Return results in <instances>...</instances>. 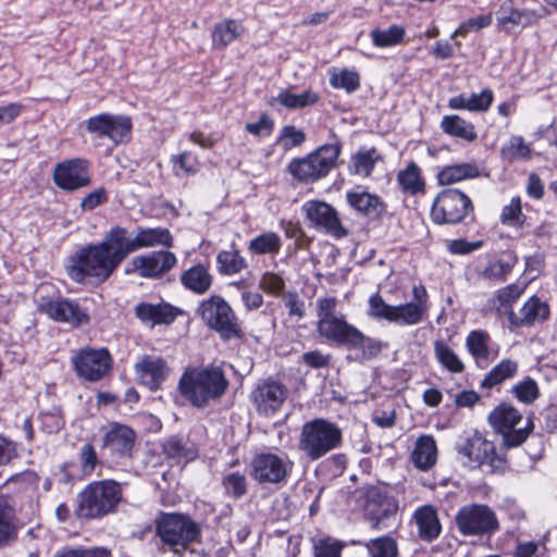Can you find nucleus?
<instances>
[{
    "instance_id": "f257e3e1",
    "label": "nucleus",
    "mask_w": 557,
    "mask_h": 557,
    "mask_svg": "<svg viewBox=\"0 0 557 557\" xmlns=\"http://www.w3.org/2000/svg\"><path fill=\"white\" fill-rule=\"evenodd\" d=\"M228 381L220 367H194L184 371L178 381L181 395L196 408H205L220 399Z\"/></svg>"
},
{
    "instance_id": "f03ea898",
    "label": "nucleus",
    "mask_w": 557,
    "mask_h": 557,
    "mask_svg": "<svg viewBox=\"0 0 557 557\" xmlns=\"http://www.w3.org/2000/svg\"><path fill=\"white\" fill-rule=\"evenodd\" d=\"M122 497L121 483L108 479L92 481L77 495L76 515L86 520L101 519L116 511Z\"/></svg>"
},
{
    "instance_id": "7ed1b4c3",
    "label": "nucleus",
    "mask_w": 557,
    "mask_h": 557,
    "mask_svg": "<svg viewBox=\"0 0 557 557\" xmlns=\"http://www.w3.org/2000/svg\"><path fill=\"white\" fill-rule=\"evenodd\" d=\"M156 534L162 545L175 555H182L187 547L201 537L199 523L186 513L161 511L154 521Z\"/></svg>"
},
{
    "instance_id": "20e7f679",
    "label": "nucleus",
    "mask_w": 557,
    "mask_h": 557,
    "mask_svg": "<svg viewBox=\"0 0 557 557\" xmlns=\"http://www.w3.org/2000/svg\"><path fill=\"white\" fill-rule=\"evenodd\" d=\"M493 431L502 436L500 446L505 449L521 446L534 430L531 416L523 414L511 404L500 403L487 416Z\"/></svg>"
},
{
    "instance_id": "39448f33",
    "label": "nucleus",
    "mask_w": 557,
    "mask_h": 557,
    "mask_svg": "<svg viewBox=\"0 0 557 557\" xmlns=\"http://www.w3.org/2000/svg\"><path fill=\"white\" fill-rule=\"evenodd\" d=\"M116 269L104 246L98 243L82 247L71 255L67 274L76 283H83L87 277L104 282Z\"/></svg>"
},
{
    "instance_id": "423d86ee",
    "label": "nucleus",
    "mask_w": 557,
    "mask_h": 557,
    "mask_svg": "<svg viewBox=\"0 0 557 557\" xmlns=\"http://www.w3.org/2000/svg\"><path fill=\"white\" fill-rule=\"evenodd\" d=\"M333 143L325 144L310 152L305 158L294 159L288 164L289 174L298 182L314 183L331 172L336 166L342 151V144L332 133Z\"/></svg>"
},
{
    "instance_id": "0eeeda50",
    "label": "nucleus",
    "mask_w": 557,
    "mask_h": 557,
    "mask_svg": "<svg viewBox=\"0 0 557 557\" xmlns=\"http://www.w3.org/2000/svg\"><path fill=\"white\" fill-rule=\"evenodd\" d=\"M342 443L341 429L325 419L306 422L300 432L298 447L310 460H318Z\"/></svg>"
},
{
    "instance_id": "6e6552de",
    "label": "nucleus",
    "mask_w": 557,
    "mask_h": 557,
    "mask_svg": "<svg viewBox=\"0 0 557 557\" xmlns=\"http://www.w3.org/2000/svg\"><path fill=\"white\" fill-rule=\"evenodd\" d=\"M197 312L206 325L215 331L222 341L226 342L243 336L236 313L222 296L212 295L203 299L200 301Z\"/></svg>"
},
{
    "instance_id": "1a4fd4ad",
    "label": "nucleus",
    "mask_w": 557,
    "mask_h": 557,
    "mask_svg": "<svg viewBox=\"0 0 557 557\" xmlns=\"http://www.w3.org/2000/svg\"><path fill=\"white\" fill-rule=\"evenodd\" d=\"M455 523L463 536L490 537L500 530L494 509L480 503L461 506L456 512Z\"/></svg>"
},
{
    "instance_id": "9d476101",
    "label": "nucleus",
    "mask_w": 557,
    "mask_h": 557,
    "mask_svg": "<svg viewBox=\"0 0 557 557\" xmlns=\"http://www.w3.org/2000/svg\"><path fill=\"white\" fill-rule=\"evenodd\" d=\"M250 468L251 478L260 485H278L286 483L294 461L285 453L263 451L252 457Z\"/></svg>"
},
{
    "instance_id": "9b49d317",
    "label": "nucleus",
    "mask_w": 557,
    "mask_h": 557,
    "mask_svg": "<svg viewBox=\"0 0 557 557\" xmlns=\"http://www.w3.org/2000/svg\"><path fill=\"white\" fill-rule=\"evenodd\" d=\"M472 211V201L465 193L457 188H447L434 199L431 219L440 225L458 224Z\"/></svg>"
},
{
    "instance_id": "f8f14e48",
    "label": "nucleus",
    "mask_w": 557,
    "mask_h": 557,
    "mask_svg": "<svg viewBox=\"0 0 557 557\" xmlns=\"http://www.w3.org/2000/svg\"><path fill=\"white\" fill-rule=\"evenodd\" d=\"M71 363L79 379L95 383L110 372L113 359L107 348L85 347L75 352Z\"/></svg>"
},
{
    "instance_id": "ddd939ff",
    "label": "nucleus",
    "mask_w": 557,
    "mask_h": 557,
    "mask_svg": "<svg viewBox=\"0 0 557 557\" xmlns=\"http://www.w3.org/2000/svg\"><path fill=\"white\" fill-rule=\"evenodd\" d=\"M88 133L98 138H107L113 145L128 143L132 138L133 123L128 115L100 113L85 121Z\"/></svg>"
},
{
    "instance_id": "4468645a",
    "label": "nucleus",
    "mask_w": 557,
    "mask_h": 557,
    "mask_svg": "<svg viewBox=\"0 0 557 557\" xmlns=\"http://www.w3.org/2000/svg\"><path fill=\"white\" fill-rule=\"evenodd\" d=\"M136 434L125 424L112 423L101 437V450L111 465H122L133 457Z\"/></svg>"
},
{
    "instance_id": "2eb2a0df",
    "label": "nucleus",
    "mask_w": 557,
    "mask_h": 557,
    "mask_svg": "<svg viewBox=\"0 0 557 557\" xmlns=\"http://www.w3.org/2000/svg\"><path fill=\"white\" fill-rule=\"evenodd\" d=\"M301 211L310 227L323 232L336 239L348 235V230L342 224L337 210L322 200H307Z\"/></svg>"
},
{
    "instance_id": "dca6fc26",
    "label": "nucleus",
    "mask_w": 557,
    "mask_h": 557,
    "mask_svg": "<svg viewBox=\"0 0 557 557\" xmlns=\"http://www.w3.org/2000/svg\"><path fill=\"white\" fill-rule=\"evenodd\" d=\"M38 310L47 314L50 319L70 324L73 327H78L89 322L87 310L82 308L76 300L65 297H40L38 300Z\"/></svg>"
},
{
    "instance_id": "f3484780",
    "label": "nucleus",
    "mask_w": 557,
    "mask_h": 557,
    "mask_svg": "<svg viewBox=\"0 0 557 557\" xmlns=\"http://www.w3.org/2000/svg\"><path fill=\"white\" fill-rule=\"evenodd\" d=\"M287 396V387L282 382L271 377L260 380L250 394L257 412L264 417L274 416L281 409Z\"/></svg>"
},
{
    "instance_id": "a211bd4d",
    "label": "nucleus",
    "mask_w": 557,
    "mask_h": 557,
    "mask_svg": "<svg viewBox=\"0 0 557 557\" xmlns=\"http://www.w3.org/2000/svg\"><path fill=\"white\" fill-rule=\"evenodd\" d=\"M53 183L61 189L72 191L90 184L89 162L82 158L67 159L55 164Z\"/></svg>"
},
{
    "instance_id": "6ab92c4d",
    "label": "nucleus",
    "mask_w": 557,
    "mask_h": 557,
    "mask_svg": "<svg viewBox=\"0 0 557 557\" xmlns=\"http://www.w3.org/2000/svg\"><path fill=\"white\" fill-rule=\"evenodd\" d=\"M137 382L151 392L161 388L170 374L165 359L153 355H144L134 364Z\"/></svg>"
},
{
    "instance_id": "aec40b11",
    "label": "nucleus",
    "mask_w": 557,
    "mask_h": 557,
    "mask_svg": "<svg viewBox=\"0 0 557 557\" xmlns=\"http://www.w3.org/2000/svg\"><path fill=\"white\" fill-rule=\"evenodd\" d=\"M318 332L322 337L349 348H357L364 341L363 333L349 324L344 317L318 321Z\"/></svg>"
},
{
    "instance_id": "412c9836",
    "label": "nucleus",
    "mask_w": 557,
    "mask_h": 557,
    "mask_svg": "<svg viewBox=\"0 0 557 557\" xmlns=\"http://www.w3.org/2000/svg\"><path fill=\"white\" fill-rule=\"evenodd\" d=\"M177 262L176 256L169 250L152 251L133 258L132 264L141 277L159 278L172 270Z\"/></svg>"
},
{
    "instance_id": "4be33fe9",
    "label": "nucleus",
    "mask_w": 557,
    "mask_h": 557,
    "mask_svg": "<svg viewBox=\"0 0 557 557\" xmlns=\"http://www.w3.org/2000/svg\"><path fill=\"white\" fill-rule=\"evenodd\" d=\"M100 244L104 246V250L109 252L110 258L116 267H119L129 253L136 251L135 237L122 226L111 227L109 232L106 233Z\"/></svg>"
},
{
    "instance_id": "5701e85b",
    "label": "nucleus",
    "mask_w": 557,
    "mask_h": 557,
    "mask_svg": "<svg viewBox=\"0 0 557 557\" xmlns=\"http://www.w3.org/2000/svg\"><path fill=\"white\" fill-rule=\"evenodd\" d=\"M134 313L143 324L152 329L156 325L173 323L180 309L168 302H139L135 306Z\"/></svg>"
},
{
    "instance_id": "b1692460",
    "label": "nucleus",
    "mask_w": 557,
    "mask_h": 557,
    "mask_svg": "<svg viewBox=\"0 0 557 557\" xmlns=\"http://www.w3.org/2000/svg\"><path fill=\"white\" fill-rule=\"evenodd\" d=\"M368 304V315L370 318L377 321L385 320L400 326L411 325L403 304L389 305L379 293L371 295Z\"/></svg>"
},
{
    "instance_id": "393cba45",
    "label": "nucleus",
    "mask_w": 557,
    "mask_h": 557,
    "mask_svg": "<svg viewBox=\"0 0 557 557\" xmlns=\"http://www.w3.org/2000/svg\"><path fill=\"white\" fill-rule=\"evenodd\" d=\"M346 200L354 210L373 220L381 218L386 210L385 203L377 195L361 187L347 191Z\"/></svg>"
},
{
    "instance_id": "a878e982",
    "label": "nucleus",
    "mask_w": 557,
    "mask_h": 557,
    "mask_svg": "<svg viewBox=\"0 0 557 557\" xmlns=\"http://www.w3.org/2000/svg\"><path fill=\"white\" fill-rule=\"evenodd\" d=\"M182 286L196 295H203L210 290L213 284V275L209 264L197 263L184 270L180 275Z\"/></svg>"
},
{
    "instance_id": "bb28decb",
    "label": "nucleus",
    "mask_w": 557,
    "mask_h": 557,
    "mask_svg": "<svg viewBox=\"0 0 557 557\" xmlns=\"http://www.w3.org/2000/svg\"><path fill=\"white\" fill-rule=\"evenodd\" d=\"M413 519L418 525L419 537L432 542L441 533V523L435 508L424 505L414 510Z\"/></svg>"
},
{
    "instance_id": "cd10ccee",
    "label": "nucleus",
    "mask_w": 557,
    "mask_h": 557,
    "mask_svg": "<svg viewBox=\"0 0 557 557\" xmlns=\"http://www.w3.org/2000/svg\"><path fill=\"white\" fill-rule=\"evenodd\" d=\"M494 100V92L491 88H484L479 94L469 96L458 95L449 98L448 107L453 110H468L471 112H485Z\"/></svg>"
},
{
    "instance_id": "c85d7f7f",
    "label": "nucleus",
    "mask_w": 557,
    "mask_h": 557,
    "mask_svg": "<svg viewBox=\"0 0 557 557\" xmlns=\"http://www.w3.org/2000/svg\"><path fill=\"white\" fill-rule=\"evenodd\" d=\"M548 306L536 296H532L527 300L518 313L511 315L510 323L515 326L532 325L536 321L548 318Z\"/></svg>"
},
{
    "instance_id": "c756f323",
    "label": "nucleus",
    "mask_w": 557,
    "mask_h": 557,
    "mask_svg": "<svg viewBox=\"0 0 557 557\" xmlns=\"http://www.w3.org/2000/svg\"><path fill=\"white\" fill-rule=\"evenodd\" d=\"M134 237L136 250L156 246L172 248L174 245L173 236L165 227H137Z\"/></svg>"
},
{
    "instance_id": "7c9ffc66",
    "label": "nucleus",
    "mask_w": 557,
    "mask_h": 557,
    "mask_svg": "<svg viewBox=\"0 0 557 557\" xmlns=\"http://www.w3.org/2000/svg\"><path fill=\"white\" fill-rule=\"evenodd\" d=\"M437 447L432 435H421L411 453V461L416 468L426 471L436 462Z\"/></svg>"
},
{
    "instance_id": "2f4dec72",
    "label": "nucleus",
    "mask_w": 557,
    "mask_h": 557,
    "mask_svg": "<svg viewBox=\"0 0 557 557\" xmlns=\"http://www.w3.org/2000/svg\"><path fill=\"white\" fill-rule=\"evenodd\" d=\"M440 127L444 134L467 143H473L478 138V133L473 123L457 114L444 115Z\"/></svg>"
},
{
    "instance_id": "473e14b6",
    "label": "nucleus",
    "mask_w": 557,
    "mask_h": 557,
    "mask_svg": "<svg viewBox=\"0 0 557 557\" xmlns=\"http://www.w3.org/2000/svg\"><path fill=\"white\" fill-rule=\"evenodd\" d=\"M413 301L405 302L404 308L411 325L421 323L428 315L430 308L426 288L422 285H414L412 288Z\"/></svg>"
},
{
    "instance_id": "72a5a7b5",
    "label": "nucleus",
    "mask_w": 557,
    "mask_h": 557,
    "mask_svg": "<svg viewBox=\"0 0 557 557\" xmlns=\"http://www.w3.org/2000/svg\"><path fill=\"white\" fill-rule=\"evenodd\" d=\"M503 14L497 16V26L506 28L508 25L528 27L536 24L544 14L536 10L531 9H513L510 8L509 12H505V8L502 7Z\"/></svg>"
},
{
    "instance_id": "f704fd0d",
    "label": "nucleus",
    "mask_w": 557,
    "mask_h": 557,
    "mask_svg": "<svg viewBox=\"0 0 557 557\" xmlns=\"http://www.w3.org/2000/svg\"><path fill=\"white\" fill-rule=\"evenodd\" d=\"M245 28L240 22L235 20H225L218 23L212 32V45L215 49H224L236 40Z\"/></svg>"
},
{
    "instance_id": "c9c22d12",
    "label": "nucleus",
    "mask_w": 557,
    "mask_h": 557,
    "mask_svg": "<svg viewBox=\"0 0 557 557\" xmlns=\"http://www.w3.org/2000/svg\"><path fill=\"white\" fill-rule=\"evenodd\" d=\"M463 454L467 455L470 460L476 461L480 465H493L496 459L494 443L481 437L470 440L463 449Z\"/></svg>"
},
{
    "instance_id": "e433bc0d",
    "label": "nucleus",
    "mask_w": 557,
    "mask_h": 557,
    "mask_svg": "<svg viewBox=\"0 0 557 557\" xmlns=\"http://www.w3.org/2000/svg\"><path fill=\"white\" fill-rule=\"evenodd\" d=\"M282 248L281 236L275 232H263L249 240L247 249L253 256L277 255Z\"/></svg>"
},
{
    "instance_id": "4c0bfd02",
    "label": "nucleus",
    "mask_w": 557,
    "mask_h": 557,
    "mask_svg": "<svg viewBox=\"0 0 557 557\" xmlns=\"http://www.w3.org/2000/svg\"><path fill=\"white\" fill-rule=\"evenodd\" d=\"M479 176V169L472 163H460L447 165L437 174V181L441 185H451L462 180L474 178Z\"/></svg>"
},
{
    "instance_id": "58836bf2",
    "label": "nucleus",
    "mask_w": 557,
    "mask_h": 557,
    "mask_svg": "<svg viewBox=\"0 0 557 557\" xmlns=\"http://www.w3.org/2000/svg\"><path fill=\"white\" fill-rule=\"evenodd\" d=\"M162 450L166 457L177 460L190 461L198 456L195 445L178 436L169 437L162 444Z\"/></svg>"
},
{
    "instance_id": "ea45409f",
    "label": "nucleus",
    "mask_w": 557,
    "mask_h": 557,
    "mask_svg": "<svg viewBox=\"0 0 557 557\" xmlns=\"http://www.w3.org/2000/svg\"><path fill=\"white\" fill-rule=\"evenodd\" d=\"M397 182L401 190L408 195H417L424 190V181L420 168L410 162L404 170L397 174Z\"/></svg>"
},
{
    "instance_id": "a19ab883",
    "label": "nucleus",
    "mask_w": 557,
    "mask_h": 557,
    "mask_svg": "<svg viewBox=\"0 0 557 557\" xmlns=\"http://www.w3.org/2000/svg\"><path fill=\"white\" fill-rule=\"evenodd\" d=\"M329 82L334 89H344L347 94H352L360 87L359 74L349 69H330Z\"/></svg>"
},
{
    "instance_id": "79ce46f5",
    "label": "nucleus",
    "mask_w": 557,
    "mask_h": 557,
    "mask_svg": "<svg viewBox=\"0 0 557 557\" xmlns=\"http://www.w3.org/2000/svg\"><path fill=\"white\" fill-rule=\"evenodd\" d=\"M405 35V27L397 24H393L386 29L374 28L370 33L372 44L377 48L397 46L404 41Z\"/></svg>"
},
{
    "instance_id": "37998d69",
    "label": "nucleus",
    "mask_w": 557,
    "mask_h": 557,
    "mask_svg": "<svg viewBox=\"0 0 557 557\" xmlns=\"http://www.w3.org/2000/svg\"><path fill=\"white\" fill-rule=\"evenodd\" d=\"M216 267L222 275H235L248 264L238 250H221L216 256Z\"/></svg>"
},
{
    "instance_id": "c03bdc74",
    "label": "nucleus",
    "mask_w": 557,
    "mask_h": 557,
    "mask_svg": "<svg viewBox=\"0 0 557 557\" xmlns=\"http://www.w3.org/2000/svg\"><path fill=\"white\" fill-rule=\"evenodd\" d=\"M524 288L518 284H509L504 288L497 290L495 300L497 301L496 310L498 313L506 314L511 321V315H515L512 306L522 295Z\"/></svg>"
},
{
    "instance_id": "a18cd8bd",
    "label": "nucleus",
    "mask_w": 557,
    "mask_h": 557,
    "mask_svg": "<svg viewBox=\"0 0 557 557\" xmlns=\"http://www.w3.org/2000/svg\"><path fill=\"white\" fill-rule=\"evenodd\" d=\"M434 354L438 363L450 373L463 372V362L444 341L437 339L434 342Z\"/></svg>"
},
{
    "instance_id": "49530a36",
    "label": "nucleus",
    "mask_w": 557,
    "mask_h": 557,
    "mask_svg": "<svg viewBox=\"0 0 557 557\" xmlns=\"http://www.w3.org/2000/svg\"><path fill=\"white\" fill-rule=\"evenodd\" d=\"M500 156L509 163L518 160H529L531 157V148L522 136L512 135L500 148Z\"/></svg>"
},
{
    "instance_id": "de8ad7c7",
    "label": "nucleus",
    "mask_w": 557,
    "mask_h": 557,
    "mask_svg": "<svg viewBox=\"0 0 557 557\" xmlns=\"http://www.w3.org/2000/svg\"><path fill=\"white\" fill-rule=\"evenodd\" d=\"M488 342L490 335L482 330L471 331L467 336L466 347L478 363L488 359Z\"/></svg>"
},
{
    "instance_id": "09e8293b",
    "label": "nucleus",
    "mask_w": 557,
    "mask_h": 557,
    "mask_svg": "<svg viewBox=\"0 0 557 557\" xmlns=\"http://www.w3.org/2000/svg\"><path fill=\"white\" fill-rule=\"evenodd\" d=\"M380 156L374 148L360 149L351 157V172L363 177L369 176Z\"/></svg>"
},
{
    "instance_id": "8fccbe9b",
    "label": "nucleus",
    "mask_w": 557,
    "mask_h": 557,
    "mask_svg": "<svg viewBox=\"0 0 557 557\" xmlns=\"http://www.w3.org/2000/svg\"><path fill=\"white\" fill-rule=\"evenodd\" d=\"M276 100L287 109H302L317 103L319 97L310 89L305 90L301 94H293L289 90L284 89L277 95Z\"/></svg>"
},
{
    "instance_id": "3c124183",
    "label": "nucleus",
    "mask_w": 557,
    "mask_h": 557,
    "mask_svg": "<svg viewBox=\"0 0 557 557\" xmlns=\"http://www.w3.org/2000/svg\"><path fill=\"white\" fill-rule=\"evenodd\" d=\"M517 371L518 364L516 361L504 359L487 373L481 385L482 387H493L507 379L513 377Z\"/></svg>"
},
{
    "instance_id": "603ef678",
    "label": "nucleus",
    "mask_w": 557,
    "mask_h": 557,
    "mask_svg": "<svg viewBox=\"0 0 557 557\" xmlns=\"http://www.w3.org/2000/svg\"><path fill=\"white\" fill-rule=\"evenodd\" d=\"M170 163L175 176L195 175L200 170L198 157L190 151L171 156Z\"/></svg>"
},
{
    "instance_id": "864d4df0",
    "label": "nucleus",
    "mask_w": 557,
    "mask_h": 557,
    "mask_svg": "<svg viewBox=\"0 0 557 557\" xmlns=\"http://www.w3.org/2000/svg\"><path fill=\"white\" fill-rule=\"evenodd\" d=\"M370 557H398V544L389 535L371 539L364 544Z\"/></svg>"
},
{
    "instance_id": "5fc2aeb1",
    "label": "nucleus",
    "mask_w": 557,
    "mask_h": 557,
    "mask_svg": "<svg viewBox=\"0 0 557 557\" xmlns=\"http://www.w3.org/2000/svg\"><path fill=\"white\" fill-rule=\"evenodd\" d=\"M499 220L506 226L517 228L523 226L525 215L522 212V203L519 196L511 198L509 205L503 208Z\"/></svg>"
},
{
    "instance_id": "6e6d98bb",
    "label": "nucleus",
    "mask_w": 557,
    "mask_h": 557,
    "mask_svg": "<svg viewBox=\"0 0 557 557\" xmlns=\"http://www.w3.org/2000/svg\"><path fill=\"white\" fill-rule=\"evenodd\" d=\"M13 508L9 499L0 496V546L8 543L14 535V527L12 524Z\"/></svg>"
},
{
    "instance_id": "4d7b16f0",
    "label": "nucleus",
    "mask_w": 557,
    "mask_h": 557,
    "mask_svg": "<svg viewBox=\"0 0 557 557\" xmlns=\"http://www.w3.org/2000/svg\"><path fill=\"white\" fill-rule=\"evenodd\" d=\"M222 486L227 496L239 499L247 493L246 475L239 471L227 473L222 478Z\"/></svg>"
},
{
    "instance_id": "13d9d810",
    "label": "nucleus",
    "mask_w": 557,
    "mask_h": 557,
    "mask_svg": "<svg viewBox=\"0 0 557 557\" xmlns=\"http://www.w3.org/2000/svg\"><path fill=\"white\" fill-rule=\"evenodd\" d=\"M38 475L30 470H26L20 473H14L9 475L3 485L13 487V491L16 492H27V491H34L38 483Z\"/></svg>"
},
{
    "instance_id": "bf43d9fd",
    "label": "nucleus",
    "mask_w": 557,
    "mask_h": 557,
    "mask_svg": "<svg viewBox=\"0 0 557 557\" xmlns=\"http://www.w3.org/2000/svg\"><path fill=\"white\" fill-rule=\"evenodd\" d=\"M511 392L519 401L524 404L533 403L540 394L536 382L531 377L513 385Z\"/></svg>"
},
{
    "instance_id": "052dcab7",
    "label": "nucleus",
    "mask_w": 557,
    "mask_h": 557,
    "mask_svg": "<svg viewBox=\"0 0 557 557\" xmlns=\"http://www.w3.org/2000/svg\"><path fill=\"white\" fill-rule=\"evenodd\" d=\"M285 280L278 273L267 271L259 281V288L264 293L273 296H278L285 289Z\"/></svg>"
},
{
    "instance_id": "680f3d73",
    "label": "nucleus",
    "mask_w": 557,
    "mask_h": 557,
    "mask_svg": "<svg viewBox=\"0 0 557 557\" xmlns=\"http://www.w3.org/2000/svg\"><path fill=\"white\" fill-rule=\"evenodd\" d=\"M306 140L304 131L294 125H285L280 133L278 143L284 150L301 146Z\"/></svg>"
},
{
    "instance_id": "e2e57ef3",
    "label": "nucleus",
    "mask_w": 557,
    "mask_h": 557,
    "mask_svg": "<svg viewBox=\"0 0 557 557\" xmlns=\"http://www.w3.org/2000/svg\"><path fill=\"white\" fill-rule=\"evenodd\" d=\"M492 24V15H479L475 17H471L459 25V27L453 34L455 36H466L471 30H480L485 28Z\"/></svg>"
},
{
    "instance_id": "0e129e2a",
    "label": "nucleus",
    "mask_w": 557,
    "mask_h": 557,
    "mask_svg": "<svg viewBox=\"0 0 557 557\" xmlns=\"http://www.w3.org/2000/svg\"><path fill=\"white\" fill-rule=\"evenodd\" d=\"M79 462L82 472L85 475H90L94 473L99 459L95 447L91 444H85L82 446L79 451Z\"/></svg>"
},
{
    "instance_id": "69168bd1",
    "label": "nucleus",
    "mask_w": 557,
    "mask_h": 557,
    "mask_svg": "<svg viewBox=\"0 0 557 557\" xmlns=\"http://www.w3.org/2000/svg\"><path fill=\"white\" fill-rule=\"evenodd\" d=\"M273 126V120L268 114L263 113L259 117V121L255 123H247L245 125V129L251 135L265 137L272 133Z\"/></svg>"
},
{
    "instance_id": "338daca9",
    "label": "nucleus",
    "mask_w": 557,
    "mask_h": 557,
    "mask_svg": "<svg viewBox=\"0 0 557 557\" xmlns=\"http://www.w3.org/2000/svg\"><path fill=\"white\" fill-rule=\"evenodd\" d=\"M342 546L331 539H321L314 544V557H341Z\"/></svg>"
},
{
    "instance_id": "774afa93",
    "label": "nucleus",
    "mask_w": 557,
    "mask_h": 557,
    "mask_svg": "<svg viewBox=\"0 0 557 557\" xmlns=\"http://www.w3.org/2000/svg\"><path fill=\"white\" fill-rule=\"evenodd\" d=\"M54 557H110V552L106 548L95 547L90 549H71L64 548L58 552Z\"/></svg>"
}]
</instances>
